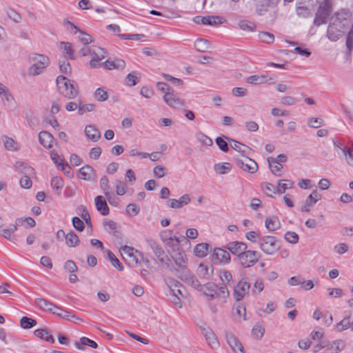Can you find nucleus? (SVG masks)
<instances>
[{
    "mask_svg": "<svg viewBox=\"0 0 353 353\" xmlns=\"http://www.w3.org/2000/svg\"><path fill=\"white\" fill-rule=\"evenodd\" d=\"M345 347V343L342 340L325 341L326 353H339Z\"/></svg>",
    "mask_w": 353,
    "mask_h": 353,
    "instance_id": "412c9836",
    "label": "nucleus"
},
{
    "mask_svg": "<svg viewBox=\"0 0 353 353\" xmlns=\"http://www.w3.org/2000/svg\"><path fill=\"white\" fill-rule=\"evenodd\" d=\"M85 134L88 139L94 142L97 141L101 137L100 132L92 125H89L85 127Z\"/></svg>",
    "mask_w": 353,
    "mask_h": 353,
    "instance_id": "393cba45",
    "label": "nucleus"
},
{
    "mask_svg": "<svg viewBox=\"0 0 353 353\" xmlns=\"http://www.w3.org/2000/svg\"><path fill=\"white\" fill-rule=\"evenodd\" d=\"M294 186V183L290 180H280L278 182L277 193L283 194L287 189L292 188Z\"/></svg>",
    "mask_w": 353,
    "mask_h": 353,
    "instance_id": "37998d69",
    "label": "nucleus"
},
{
    "mask_svg": "<svg viewBox=\"0 0 353 353\" xmlns=\"http://www.w3.org/2000/svg\"><path fill=\"white\" fill-rule=\"evenodd\" d=\"M109 181L108 177L104 176L102 177L100 180V187L103 190V192L105 193V196L108 197V199L109 200V196H110V188H109Z\"/></svg>",
    "mask_w": 353,
    "mask_h": 353,
    "instance_id": "e2e57ef3",
    "label": "nucleus"
},
{
    "mask_svg": "<svg viewBox=\"0 0 353 353\" xmlns=\"http://www.w3.org/2000/svg\"><path fill=\"white\" fill-rule=\"evenodd\" d=\"M1 100L3 103L8 106L9 108H11L14 105V99L10 94L9 91L6 92L4 94L1 96Z\"/></svg>",
    "mask_w": 353,
    "mask_h": 353,
    "instance_id": "13d9d810",
    "label": "nucleus"
},
{
    "mask_svg": "<svg viewBox=\"0 0 353 353\" xmlns=\"http://www.w3.org/2000/svg\"><path fill=\"white\" fill-rule=\"evenodd\" d=\"M284 237L285 239L290 243L295 244L299 241V236L294 232H287Z\"/></svg>",
    "mask_w": 353,
    "mask_h": 353,
    "instance_id": "338daca9",
    "label": "nucleus"
},
{
    "mask_svg": "<svg viewBox=\"0 0 353 353\" xmlns=\"http://www.w3.org/2000/svg\"><path fill=\"white\" fill-rule=\"evenodd\" d=\"M260 40L265 43L270 44L274 41V37L272 34L268 32H262L259 34Z\"/></svg>",
    "mask_w": 353,
    "mask_h": 353,
    "instance_id": "052dcab7",
    "label": "nucleus"
},
{
    "mask_svg": "<svg viewBox=\"0 0 353 353\" xmlns=\"http://www.w3.org/2000/svg\"><path fill=\"white\" fill-rule=\"evenodd\" d=\"M35 303L39 308L43 310L52 312L54 308V305L52 303L43 298L36 299Z\"/></svg>",
    "mask_w": 353,
    "mask_h": 353,
    "instance_id": "473e14b6",
    "label": "nucleus"
},
{
    "mask_svg": "<svg viewBox=\"0 0 353 353\" xmlns=\"http://www.w3.org/2000/svg\"><path fill=\"white\" fill-rule=\"evenodd\" d=\"M220 279L222 281V282L224 283L223 285H225L226 284H229L230 282L232 280V274L227 270H223L220 272L219 274Z\"/></svg>",
    "mask_w": 353,
    "mask_h": 353,
    "instance_id": "0e129e2a",
    "label": "nucleus"
},
{
    "mask_svg": "<svg viewBox=\"0 0 353 353\" xmlns=\"http://www.w3.org/2000/svg\"><path fill=\"white\" fill-rule=\"evenodd\" d=\"M57 88L61 94L68 99H74L78 94V89L74 81L60 75L56 79Z\"/></svg>",
    "mask_w": 353,
    "mask_h": 353,
    "instance_id": "7ed1b4c3",
    "label": "nucleus"
},
{
    "mask_svg": "<svg viewBox=\"0 0 353 353\" xmlns=\"http://www.w3.org/2000/svg\"><path fill=\"white\" fill-rule=\"evenodd\" d=\"M234 311L235 316H237L240 321L246 320V309L243 304H237L234 308Z\"/></svg>",
    "mask_w": 353,
    "mask_h": 353,
    "instance_id": "3c124183",
    "label": "nucleus"
},
{
    "mask_svg": "<svg viewBox=\"0 0 353 353\" xmlns=\"http://www.w3.org/2000/svg\"><path fill=\"white\" fill-rule=\"evenodd\" d=\"M5 148L10 151H14L17 148V143L10 137L4 136L2 137Z\"/></svg>",
    "mask_w": 353,
    "mask_h": 353,
    "instance_id": "864d4df0",
    "label": "nucleus"
},
{
    "mask_svg": "<svg viewBox=\"0 0 353 353\" xmlns=\"http://www.w3.org/2000/svg\"><path fill=\"white\" fill-rule=\"evenodd\" d=\"M214 170L217 174H226L232 170V165L228 162H221L214 164Z\"/></svg>",
    "mask_w": 353,
    "mask_h": 353,
    "instance_id": "7c9ffc66",
    "label": "nucleus"
},
{
    "mask_svg": "<svg viewBox=\"0 0 353 353\" xmlns=\"http://www.w3.org/2000/svg\"><path fill=\"white\" fill-rule=\"evenodd\" d=\"M347 329H350V317L343 318L339 323L335 325L336 331L341 332Z\"/></svg>",
    "mask_w": 353,
    "mask_h": 353,
    "instance_id": "de8ad7c7",
    "label": "nucleus"
},
{
    "mask_svg": "<svg viewBox=\"0 0 353 353\" xmlns=\"http://www.w3.org/2000/svg\"><path fill=\"white\" fill-rule=\"evenodd\" d=\"M201 292L208 301L219 299L225 301L229 296V291L225 285L218 286L213 283H208L203 285Z\"/></svg>",
    "mask_w": 353,
    "mask_h": 353,
    "instance_id": "f03ea898",
    "label": "nucleus"
},
{
    "mask_svg": "<svg viewBox=\"0 0 353 353\" xmlns=\"http://www.w3.org/2000/svg\"><path fill=\"white\" fill-rule=\"evenodd\" d=\"M170 254L179 268L181 269H185L187 268L188 259L183 252L177 250L176 252H172Z\"/></svg>",
    "mask_w": 353,
    "mask_h": 353,
    "instance_id": "4be33fe9",
    "label": "nucleus"
},
{
    "mask_svg": "<svg viewBox=\"0 0 353 353\" xmlns=\"http://www.w3.org/2000/svg\"><path fill=\"white\" fill-rule=\"evenodd\" d=\"M241 159H238L236 163L238 166L243 171L250 174L254 173L258 170V165L256 161L250 159L248 156H241Z\"/></svg>",
    "mask_w": 353,
    "mask_h": 353,
    "instance_id": "9d476101",
    "label": "nucleus"
},
{
    "mask_svg": "<svg viewBox=\"0 0 353 353\" xmlns=\"http://www.w3.org/2000/svg\"><path fill=\"white\" fill-rule=\"evenodd\" d=\"M21 326L23 329H30L36 325L37 322L35 320L28 318L27 316H23L21 319L20 321Z\"/></svg>",
    "mask_w": 353,
    "mask_h": 353,
    "instance_id": "5fc2aeb1",
    "label": "nucleus"
},
{
    "mask_svg": "<svg viewBox=\"0 0 353 353\" xmlns=\"http://www.w3.org/2000/svg\"><path fill=\"white\" fill-rule=\"evenodd\" d=\"M141 77V74L135 71H133L126 75L125 77V83L128 86H134L137 85Z\"/></svg>",
    "mask_w": 353,
    "mask_h": 353,
    "instance_id": "72a5a7b5",
    "label": "nucleus"
},
{
    "mask_svg": "<svg viewBox=\"0 0 353 353\" xmlns=\"http://www.w3.org/2000/svg\"><path fill=\"white\" fill-rule=\"evenodd\" d=\"M79 177L81 179L92 181L94 179V172L90 166H83L79 169Z\"/></svg>",
    "mask_w": 353,
    "mask_h": 353,
    "instance_id": "bb28decb",
    "label": "nucleus"
},
{
    "mask_svg": "<svg viewBox=\"0 0 353 353\" xmlns=\"http://www.w3.org/2000/svg\"><path fill=\"white\" fill-rule=\"evenodd\" d=\"M286 161V156H270L268 158L269 168L276 176H281L283 172V163Z\"/></svg>",
    "mask_w": 353,
    "mask_h": 353,
    "instance_id": "1a4fd4ad",
    "label": "nucleus"
},
{
    "mask_svg": "<svg viewBox=\"0 0 353 353\" xmlns=\"http://www.w3.org/2000/svg\"><path fill=\"white\" fill-rule=\"evenodd\" d=\"M190 202V197L185 194L182 195L179 199H171L168 200V206L171 208H181Z\"/></svg>",
    "mask_w": 353,
    "mask_h": 353,
    "instance_id": "5701e85b",
    "label": "nucleus"
},
{
    "mask_svg": "<svg viewBox=\"0 0 353 353\" xmlns=\"http://www.w3.org/2000/svg\"><path fill=\"white\" fill-rule=\"evenodd\" d=\"M351 17L350 12L347 10H341L332 16L327 31V38L330 41H336L343 37Z\"/></svg>",
    "mask_w": 353,
    "mask_h": 353,
    "instance_id": "f257e3e1",
    "label": "nucleus"
},
{
    "mask_svg": "<svg viewBox=\"0 0 353 353\" xmlns=\"http://www.w3.org/2000/svg\"><path fill=\"white\" fill-rule=\"evenodd\" d=\"M245 81L248 83L253 85H271L275 82V79L268 75L254 74L247 77Z\"/></svg>",
    "mask_w": 353,
    "mask_h": 353,
    "instance_id": "ddd939ff",
    "label": "nucleus"
},
{
    "mask_svg": "<svg viewBox=\"0 0 353 353\" xmlns=\"http://www.w3.org/2000/svg\"><path fill=\"white\" fill-rule=\"evenodd\" d=\"M59 47L61 50H63L67 57L70 59H74V51L72 48V45L70 43L64 41L60 42Z\"/></svg>",
    "mask_w": 353,
    "mask_h": 353,
    "instance_id": "a19ab883",
    "label": "nucleus"
},
{
    "mask_svg": "<svg viewBox=\"0 0 353 353\" xmlns=\"http://www.w3.org/2000/svg\"><path fill=\"white\" fill-rule=\"evenodd\" d=\"M225 339L228 344L234 353H245L244 347L238 338L231 331L225 332Z\"/></svg>",
    "mask_w": 353,
    "mask_h": 353,
    "instance_id": "f8f14e48",
    "label": "nucleus"
},
{
    "mask_svg": "<svg viewBox=\"0 0 353 353\" xmlns=\"http://www.w3.org/2000/svg\"><path fill=\"white\" fill-rule=\"evenodd\" d=\"M120 252L123 259L132 267L137 266L139 259L142 257L139 251L130 246L125 245L121 248Z\"/></svg>",
    "mask_w": 353,
    "mask_h": 353,
    "instance_id": "0eeeda50",
    "label": "nucleus"
},
{
    "mask_svg": "<svg viewBox=\"0 0 353 353\" xmlns=\"http://www.w3.org/2000/svg\"><path fill=\"white\" fill-rule=\"evenodd\" d=\"M331 152L338 154H353V148L343 144L338 139H334L330 146Z\"/></svg>",
    "mask_w": 353,
    "mask_h": 353,
    "instance_id": "4468645a",
    "label": "nucleus"
},
{
    "mask_svg": "<svg viewBox=\"0 0 353 353\" xmlns=\"http://www.w3.org/2000/svg\"><path fill=\"white\" fill-rule=\"evenodd\" d=\"M39 141L43 147L50 148L54 142V138L48 132L42 131L39 134Z\"/></svg>",
    "mask_w": 353,
    "mask_h": 353,
    "instance_id": "b1692460",
    "label": "nucleus"
},
{
    "mask_svg": "<svg viewBox=\"0 0 353 353\" xmlns=\"http://www.w3.org/2000/svg\"><path fill=\"white\" fill-rule=\"evenodd\" d=\"M32 64L28 68V74L37 76L41 74L49 65V59L43 54H32L29 57Z\"/></svg>",
    "mask_w": 353,
    "mask_h": 353,
    "instance_id": "20e7f679",
    "label": "nucleus"
},
{
    "mask_svg": "<svg viewBox=\"0 0 353 353\" xmlns=\"http://www.w3.org/2000/svg\"><path fill=\"white\" fill-rule=\"evenodd\" d=\"M321 199V195L316 191L314 190L306 199L305 205L302 206V212H309L310 208L313 207L318 201Z\"/></svg>",
    "mask_w": 353,
    "mask_h": 353,
    "instance_id": "6ab92c4d",
    "label": "nucleus"
},
{
    "mask_svg": "<svg viewBox=\"0 0 353 353\" xmlns=\"http://www.w3.org/2000/svg\"><path fill=\"white\" fill-rule=\"evenodd\" d=\"M179 239L173 236L164 244L170 248L169 252L171 254L172 252L179 250Z\"/></svg>",
    "mask_w": 353,
    "mask_h": 353,
    "instance_id": "49530a36",
    "label": "nucleus"
},
{
    "mask_svg": "<svg viewBox=\"0 0 353 353\" xmlns=\"http://www.w3.org/2000/svg\"><path fill=\"white\" fill-rule=\"evenodd\" d=\"M34 334L43 340L53 343L54 340L51 334L46 329H37L34 332Z\"/></svg>",
    "mask_w": 353,
    "mask_h": 353,
    "instance_id": "f704fd0d",
    "label": "nucleus"
},
{
    "mask_svg": "<svg viewBox=\"0 0 353 353\" xmlns=\"http://www.w3.org/2000/svg\"><path fill=\"white\" fill-rule=\"evenodd\" d=\"M259 246L261 250L267 255H273L280 246L275 237L264 236L259 239Z\"/></svg>",
    "mask_w": 353,
    "mask_h": 353,
    "instance_id": "39448f33",
    "label": "nucleus"
},
{
    "mask_svg": "<svg viewBox=\"0 0 353 353\" xmlns=\"http://www.w3.org/2000/svg\"><path fill=\"white\" fill-rule=\"evenodd\" d=\"M125 65V61L122 59L114 58L112 60V70H123Z\"/></svg>",
    "mask_w": 353,
    "mask_h": 353,
    "instance_id": "bf43d9fd",
    "label": "nucleus"
},
{
    "mask_svg": "<svg viewBox=\"0 0 353 353\" xmlns=\"http://www.w3.org/2000/svg\"><path fill=\"white\" fill-rule=\"evenodd\" d=\"M208 247L209 245L208 243H199L194 247V253L198 257H204L208 254Z\"/></svg>",
    "mask_w": 353,
    "mask_h": 353,
    "instance_id": "4c0bfd02",
    "label": "nucleus"
},
{
    "mask_svg": "<svg viewBox=\"0 0 353 353\" xmlns=\"http://www.w3.org/2000/svg\"><path fill=\"white\" fill-rule=\"evenodd\" d=\"M105 52L103 48L94 46V51H92V55L90 57V66L92 68H97L100 65L99 62L105 58Z\"/></svg>",
    "mask_w": 353,
    "mask_h": 353,
    "instance_id": "aec40b11",
    "label": "nucleus"
},
{
    "mask_svg": "<svg viewBox=\"0 0 353 353\" xmlns=\"http://www.w3.org/2000/svg\"><path fill=\"white\" fill-rule=\"evenodd\" d=\"M265 333V327L261 324H256L252 329V336L256 340L262 339Z\"/></svg>",
    "mask_w": 353,
    "mask_h": 353,
    "instance_id": "c03bdc74",
    "label": "nucleus"
},
{
    "mask_svg": "<svg viewBox=\"0 0 353 353\" xmlns=\"http://www.w3.org/2000/svg\"><path fill=\"white\" fill-rule=\"evenodd\" d=\"M346 46L349 50L353 48V22L347 35Z\"/></svg>",
    "mask_w": 353,
    "mask_h": 353,
    "instance_id": "774afa93",
    "label": "nucleus"
},
{
    "mask_svg": "<svg viewBox=\"0 0 353 353\" xmlns=\"http://www.w3.org/2000/svg\"><path fill=\"white\" fill-rule=\"evenodd\" d=\"M65 243L68 247H76L79 243V239L77 234L71 232L65 234Z\"/></svg>",
    "mask_w": 353,
    "mask_h": 353,
    "instance_id": "ea45409f",
    "label": "nucleus"
},
{
    "mask_svg": "<svg viewBox=\"0 0 353 353\" xmlns=\"http://www.w3.org/2000/svg\"><path fill=\"white\" fill-rule=\"evenodd\" d=\"M206 340L212 348L216 349L219 346V341L213 332H209L205 334Z\"/></svg>",
    "mask_w": 353,
    "mask_h": 353,
    "instance_id": "4d7b16f0",
    "label": "nucleus"
},
{
    "mask_svg": "<svg viewBox=\"0 0 353 353\" xmlns=\"http://www.w3.org/2000/svg\"><path fill=\"white\" fill-rule=\"evenodd\" d=\"M186 281L190 283L194 288L201 292L203 285L200 284L199 281L190 273L188 272L186 274Z\"/></svg>",
    "mask_w": 353,
    "mask_h": 353,
    "instance_id": "603ef678",
    "label": "nucleus"
},
{
    "mask_svg": "<svg viewBox=\"0 0 353 353\" xmlns=\"http://www.w3.org/2000/svg\"><path fill=\"white\" fill-rule=\"evenodd\" d=\"M266 228L270 231H274L280 228V221L278 217L273 216L268 217L265 221Z\"/></svg>",
    "mask_w": 353,
    "mask_h": 353,
    "instance_id": "2f4dec72",
    "label": "nucleus"
},
{
    "mask_svg": "<svg viewBox=\"0 0 353 353\" xmlns=\"http://www.w3.org/2000/svg\"><path fill=\"white\" fill-rule=\"evenodd\" d=\"M163 100L168 106L174 108H179L184 105L183 100L174 94V90L170 93H167V94H163Z\"/></svg>",
    "mask_w": 353,
    "mask_h": 353,
    "instance_id": "2eb2a0df",
    "label": "nucleus"
},
{
    "mask_svg": "<svg viewBox=\"0 0 353 353\" xmlns=\"http://www.w3.org/2000/svg\"><path fill=\"white\" fill-rule=\"evenodd\" d=\"M263 288L264 283L263 280L261 279H257L253 285L252 292L259 294L263 290Z\"/></svg>",
    "mask_w": 353,
    "mask_h": 353,
    "instance_id": "69168bd1",
    "label": "nucleus"
},
{
    "mask_svg": "<svg viewBox=\"0 0 353 353\" xmlns=\"http://www.w3.org/2000/svg\"><path fill=\"white\" fill-rule=\"evenodd\" d=\"M213 274V268L204 264H200L197 268V274L204 279H210Z\"/></svg>",
    "mask_w": 353,
    "mask_h": 353,
    "instance_id": "cd10ccee",
    "label": "nucleus"
},
{
    "mask_svg": "<svg viewBox=\"0 0 353 353\" xmlns=\"http://www.w3.org/2000/svg\"><path fill=\"white\" fill-rule=\"evenodd\" d=\"M230 145L234 151L239 153H251L253 152L252 148L248 145L232 139H230Z\"/></svg>",
    "mask_w": 353,
    "mask_h": 353,
    "instance_id": "c85d7f7f",
    "label": "nucleus"
},
{
    "mask_svg": "<svg viewBox=\"0 0 353 353\" xmlns=\"http://www.w3.org/2000/svg\"><path fill=\"white\" fill-rule=\"evenodd\" d=\"M74 346L78 350H83L84 346H89L95 349L97 347V344L95 341L83 336L79 339V341L75 342Z\"/></svg>",
    "mask_w": 353,
    "mask_h": 353,
    "instance_id": "c756f323",
    "label": "nucleus"
},
{
    "mask_svg": "<svg viewBox=\"0 0 353 353\" xmlns=\"http://www.w3.org/2000/svg\"><path fill=\"white\" fill-rule=\"evenodd\" d=\"M261 188L263 192L268 196H272L273 194L277 193V188L272 184L268 182H265L261 184Z\"/></svg>",
    "mask_w": 353,
    "mask_h": 353,
    "instance_id": "09e8293b",
    "label": "nucleus"
},
{
    "mask_svg": "<svg viewBox=\"0 0 353 353\" xmlns=\"http://www.w3.org/2000/svg\"><path fill=\"white\" fill-rule=\"evenodd\" d=\"M260 254L254 250H244L238 258L240 265L244 268H250L255 265L259 259Z\"/></svg>",
    "mask_w": 353,
    "mask_h": 353,
    "instance_id": "6e6552de",
    "label": "nucleus"
},
{
    "mask_svg": "<svg viewBox=\"0 0 353 353\" xmlns=\"http://www.w3.org/2000/svg\"><path fill=\"white\" fill-rule=\"evenodd\" d=\"M332 2L331 0H323L320 3L318 11L316 14L314 23L316 26L324 24L332 11Z\"/></svg>",
    "mask_w": 353,
    "mask_h": 353,
    "instance_id": "423d86ee",
    "label": "nucleus"
},
{
    "mask_svg": "<svg viewBox=\"0 0 353 353\" xmlns=\"http://www.w3.org/2000/svg\"><path fill=\"white\" fill-rule=\"evenodd\" d=\"M16 224L24 225L28 228H33L35 225L34 220L31 217H21L16 219Z\"/></svg>",
    "mask_w": 353,
    "mask_h": 353,
    "instance_id": "8fccbe9b",
    "label": "nucleus"
},
{
    "mask_svg": "<svg viewBox=\"0 0 353 353\" xmlns=\"http://www.w3.org/2000/svg\"><path fill=\"white\" fill-rule=\"evenodd\" d=\"M97 210L102 214L107 215L109 213V208L105 200L102 196H97L94 199Z\"/></svg>",
    "mask_w": 353,
    "mask_h": 353,
    "instance_id": "a878e982",
    "label": "nucleus"
},
{
    "mask_svg": "<svg viewBox=\"0 0 353 353\" xmlns=\"http://www.w3.org/2000/svg\"><path fill=\"white\" fill-rule=\"evenodd\" d=\"M194 46L198 52H205L210 47L208 41L201 38H199L195 40Z\"/></svg>",
    "mask_w": 353,
    "mask_h": 353,
    "instance_id": "58836bf2",
    "label": "nucleus"
},
{
    "mask_svg": "<svg viewBox=\"0 0 353 353\" xmlns=\"http://www.w3.org/2000/svg\"><path fill=\"white\" fill-rule=\"evenodd\" d=\"M94 97L98 101H104L108 99V94L103 88H99L94 92Z\"/></svg>",
    "mask_w": 353,
    "mask_h": 353,
    "instance_id": "680f3d73",
    "label": "nucleus"
},
{
    "mask_svg": "<svg viewBox=\"0 0 353 353\" xmlns=\"http://www.w3.org/2000/svg\"><path fill=\"white\" fill-rule=\"evenodd\" d=\"M51 159L56 165L57 169L63 171L68 176H72L70 165L63 160L62 156H51Z\"/></svg>",
    "mask_w": 353,
    "mask_h": 353,
    "instance_id": "a211bd4d",
    "label": "nucleus"
},
{
    "mask_svg": "<svg viewBox=\"0 0 353 353\" xmlns=\"http://www.w3.org/2000/svg\"><path fill=\"white\" fill-rule=\"evenodd\" d=\"M202 20L203 24L209 26L221 24L223 22L222 18L218 16L203 17Z\"/></svg>",
    "mask_w": 353,
    "mask_h": 353,
    "instance_id": "a18cd8bd",
    "label": "nucleus"
},
{
    "mask_svg": "<svg viewBox=\"0 0 353 353\" xmlns=\"http://www.w3.org/2000/svg\"><path fill=\"white\" fill-rule=\"evenodd\" d=\"M250 285L245 279H241L234 287L233 296L236 301L242 300L248 294Z\"/></svg>",
    "mask_w": 353,
    "mask_h": 353,
    "instance_id": "9b49d317",
    "label": "nucleus"
},
{
    "mask_svg": "<svg viewBox=\"0 0 353 353\" xmlns=\"http://www.w3.org/2000/svg\"><path fill=\"white\" fill-rule=\"evenodd\" d=\"M226 249H228L232 254L236 255L239 258L241 256V253L244 252V250H247L248 246L245 243L240 241H231L229 242L226 246Z\"/></svg>",
    "mask_w": 353,
    "mask_h": 353,
    "instance_id": "dca6fc26",
    "label": "nucleus"
},
{
    "mask_svg": "<svg viewBox=\"0 0 353 353\" xmlns=\"http://www.w3.org/2000/svg\"><path fill=\"white\" fill-rule=\"evenodd\" d=\"M52 312L62 319H67L68 321H71L72 319L75 318V316L72 314L69 311L65 310L63 308L59 307L54 305V308Z\"/></svg>",
    "mask_w": 353,
    "mask_h": 353,
    "instance_id": "c9c22d12",
    "label": "nucleus"
},
{
    "mask_svg": "<svg viewBox=\"0 0 353 353\" xmlns=\"http://www.w3.org/2000/svg\"><path fill=\"white\" fill-rule=\"evenodd\" d=\"M18 226L19 225L16 224L15 221L14 224H11L8 225L7 228L1 230V234L4 238L10 239L12 237L13 234L17 230Z\"/></svg>",
    "mask_w": 353,
    "mask_h": 353,
    "instance_id": "79ce46f5",
    "label": "nucleus"
},
{
    "mask_svg": "<svg viewBox=\"0 0 353 353\" xmlns=\"http://www.w3.org/2000/svg\"><path fill=\"white\" fill-rule=\"evenodd\" d=\"M51 187L57 192V194H61V190L63 187L64 183L61 177L55 176H53L50 181Z\"/></svg>",
    "mask_w": 353,
    "mask_h": 353,
    "instance_id": "e433bc0d",
    "label": "nucleus"
},
{
    "mask_svg": "<svg viewBox=\"0 0 353 353\" xmlns=\"http://www.w3.org/2000/svg\"><path fill=\"white\" fill-rule=\"evenodd\" d=\"M212 257L216 260L217 262L222 264H228L231 260L230 253L227 250L219 248L214 250Z\"/></svg>",
    "mask_w": 353,
    "mask_h": 353,
    "instance_id": "f3484780",
    "label": "nucleus"
},
{
    "mask_svg": "<svg viewBox=\"0 0 353 353\" xmlns=\"http://www.w3.org/2000/svg\"><path fill=\"white\" fill-rule=\"evenodd\" d=\"M78 210L79 211V214L82 219L85 221V224L89 228H91V219L88 211L85 209L84 206H80Z\"/></svg>",
    "mask_w": 353,
    "mask_h": 353,
    "instance_id": "6e6d98bb",
    "label": "nucleus"
}]
</instances>
